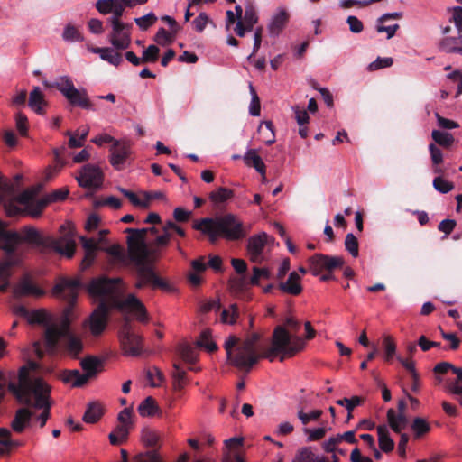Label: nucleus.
Masks as SVG:
<instances>
[{
	"instance_id": "1",
	"label": "nucleus",
	"mask_w": 462,
	"mask_h": 462,
	"mask_svg": "<svg viewBox=\"0 0 462 462\" xmlns=\"http://www.w3.org/2000/svg\"><path fill=\"white\" fill-rule=\"evenodd\" d=\"M260 337L258 333H253L243 340L235 335H230L224 344L226 362L240 371L248 373L261 358L273 361L280 355L279 359L282 362L305 347V341L301 337H292L282 326H277L273 329L271 346L262 354L258 347Z\"/></svg>"
},
{
	"instance_id": "2",
	"label": "nucleus",
	"mask_w": 462,
	"mask_h": 462,
	"mask_svg": "<svg viewBox=\"0 0 462 462\" xmlns=\"http://www.w3.org/2000/svg\"><path fill=\"white\" fill-rule=\"evenodd\" d=\"M121 280L100 276L92 279L88 285V292L98 301V305L89 318V328L93 336H99L106 329L109 312L112 309L129 311L140 322L148 321L144 304L134 294L125 300L121 298Z\"/></svg>"
},
{
	"instance_id": "3",
	"label": "nucleus",
	"mask_w": 462,
	"mask_h": 462,
	"mask_svg": "<svg viewBox=\"0 0 462 462\" xmlns=\"http://www.w3.org/2000/svg\"><path fill=\"white\" fill-rule=\"evenodd\" d=\"M128 255L131 262L136 267L137 281L135 287L142 289L144 286H151L152 289H161L165 291H171L172 286L161 278L151 266L152 263L159 261L163 251L158 254H152L156 245L158 229L154 226L147 228H126Z\"/></svg>"
},
{
	"instance_id": "4",
	"label": "nucleus",
	"mask_w": 462,
	"mask_h": 462,
	"mask_svg": "<svg viewBox=\"0 0 462 462\" xmlns=\"http://www.w3.org/2000/svg\"><path fill=\"white\" fill-rule=\"evenodd\" d=\"M29 365L30 368L22 366L19 369L18 382L9 383L8 389L21 404L43 410L38 417L42 428L51 416V386L40 377L32 378L30 369H34L36 364L30 362Z\"/></svg>"
},
{
	"instance_id": "5",
	"label": "nucleus",
	"mask_w": 462,
	"mask_h": 462,
	"mask_svg": "<svg viewBox=\"0 0 462 462\" xmlns=\"http://www.w3.org/2000/svg\"><path fill=\"white\" fill-rule=\"evenodd\" d=\"M80 288L79 279L67 277L60 278L53 288V293L66 300L68 306L64 309L60 324L47 326L44 331L45 346L50 352L57 349L60 337L74 335L70 328L71 316Z\"/></svg>"
},
{
	"instance_id": "6",
	"label": "nucleus",
	"mask_w": 462,
	"mask_h": 462,
	"mask_svg": "<svg viewBox=\"0 0 462 462\" xmlns=\"http://www.w3.org/2000/svg\"><path fill=\"white\" fill-rule=\"evenodd\" d=\"M0 237L3 240H14L16 243H28L40 247L41 253H46L47 250H52L68 258H71L76 250V242L74 240V232L72 228L59 238L42 236L36 228L32 226H24L21 234L16 231L6 230L5 224L0 219Z\"/></svg>"
},
{
	"instance_id": "7",
	"label": "nucleus",
	"mask_w": 462,
	"mask_h": 462,
	"mask_svg": "<svg viewBox=\"0 0 462 462\" xmlns=\"http://www.w3.org/2000/svg\"><path fill=\"white\" fill-rule=\"evenodd\" d=\"M192 227L208 236L209 242L212 244L216 243L220 236L229 241H237L244 238L247 234L243 222L231 213L195 220Z\"/></svg>"
},
{
	"instance_id": "8",
	"label": "nucleus",
	"mask_w": 462,
	"mask_h": 462,
	"mask_svg": "<svg viewBox=\"0 0 462 462\" xmlns=\"http://www.w3.org/2000/svg\"><path fill=\"white\" fill-rule=\"evenodd\" d=\"M43 84L48 88L59 90L72 106L86 110H96L94 104L88 98L87 91L76 88L69 76H61L53 82L44 81Z\"/></svg>"
},
{
	"instance_id": "9",
	"label": "nucleus",
	"mask_w": 462,
	"mask_h": 462,
	"mask_svg": "<svg viewBox=\"0 0 462 462\" xmlns=\"http://www.w3.org/2000/svg\"><path fill=\"white\" fill-rule=\"evenodd\" d=\"M12 187V198L9 199H0V203L4 204L5 209L9 215H15L20 213V208L16 204H20L25 207L27 213L32 217H38L40 215H34L36 206L38 203L37 195L40 191V187H32L25 189L20 195H16L15 188L13 183H10Z\"/></svg>"
},
{
	"instance_id": "10",
	"label": "nucleus",
	"mask_w": 462,
	"mask_h": 462,
	"mask_svg": "<svg viewBox=\"0 0 462 462\" xmlns=\"http://www.w3.org/2000/svg\"><path fill=\"white\" fill-rule=\"evenodd\" d=\"M160 435L151 429H143L142 431V441L150 449L140 452L133 457L132 462H163L159 453L161 448Z\"/></svg>"
},
{
	"instance_id": "11",
	"label": "nucleus",
	"mask_w": 462,
	"mask_h": 462,
	"mask_svg": "<svg viewBox=\"0 0 462 462\" xmlns=\"http://www.w3.org/2000/svg\"><path fill=\"white\" fill-rule=\"evenodd\" d=\"M310 271L312 275L319 276L323 272H335L342 269L345 259L342 256L315 254L308 260Z\"/></svg>"
},
{
	"instance_id": "12",
	"label": "nucleus",
	"mask_w": 462,
	"mask_h": 462,
	"mask_svg": "<svg viewBox=\"0 0 462 462\" xmlns=\"http://www.w3.org/2000/svg\"><path fill=\"white\" fill-rule=\"evenodd\" d=\"M119 337L125 355L137 356L141 354L143 338L132 330L128 321H125L122 326Z\"/></svg>"
},
{
	"instance_id": "13",
	"label": "nucleus",
	"mask_w": 462,
	"mask_h": 462,
	"mask_svg": "<svg viewBox=\"0 0 462 462\" xmlns=\"http://www.w3.org/2000/svg\"><path fill=\"white\" fill-rule=\"evenodd\" d=\"M111 25V32L108 35L109 42L116 50H125L131 44L132 23H114Z\"/></svg>"
},
{
	"instance_id": "14",
	"label": "nucleus",
	"mask_w": 462,
	"mask_h": 462,
	"mask_svg": "<svg viewBox=\"0 0 462 462\" xmlns=\"http://www.w3.org/2000/svg\"><path fill=\"white\" fill-rule=\"evenodd\" d=\"M76 179L80 187L96 189L102 185L103 173L97 166L86 164L82 167L79 175Z\"/></svg>"
},
{
	"instance_id": "15",
	"label": "nucleus",
	"mask_w": 462,
	"mask_h": 462,
	"mask_svg": "<svg viewBox=\"0 0 462 462\" xmlns=\"http://www.w3.org/2000/svg\"><path fill=\"white\" fill-rule=\"evenodd\" d=\"M270 236L265 233H260L249 237L246 250L251 262L261 263L263 262V253Z\"/></svg>"
},
{
	"instance_id": "16",
	"label": "nucleus",
	"mask_w": 462,
	"mask_h": 462,
	"mask_svg": "<svg viewBox=\"0 0 462 462\" xmlns=\"http://www.w3.org/2000/svg\"><path fill=\"white\" fill-rule=\"evenodd\" d=\"M83 350V343L82 340L74 335L66 336L60 337L59 340V345L57 346V349L53 352H60L61 354L67 355L72 358H79V356Z\"/></svg>"
},
{
	"instance_id": "17",
	"label": "nucleus",
	"mask_w": 462,
	"mask_h": 462,
	"mask_svg": "<svg viewBox=\"0 0 462 462\" xmlns=\"http://www.w3.org/2000/svg\"><path fill=\"white\" fill-rule=\"evenodd\" d=\"M110 152V163L116 170L121 171L130 155V146L125 143H121L118 141H115Z\"/></svg>"
},
{
	"instance_id": "18",
	"label": "nucleus",
	"mask_w": 462,
	"mask_h": 462,
	"mask_svg": "<svg viewBox=\"0 0 462 462\" xmlns=\"http://www.w3.org/2000/svg\"><path fill=\"white\" fill-rule=\"evenodd\" d=\"M277 288L282 293L298 296L303 291L301 277L297 272L293 271L289 274L286 281L281 280L279 282Z\"/></svg>"
},
{
	"instance_id": "19",
	"label": "nucleus",
	"mask_w": 462,
	"mask_h": 462,
	"mask_svg": "<svg viewBox=\"0 0 462 462\" xmlns=\"http://www.w3.org/2000/svg\"><path fill=\"white\" fill-rule=\"evenodd\" d=\"M43 294V290L34 284L28 276L22 278L14 289V295L15 298L30 295L40 297Z\"/></svg>"
},
{
	"instance_id": "20",
	"label": "nucleus",
	"mask_w": 462,
	"mask_h": 462,
	"mask_svg": "<svg viewBox=\"0 0 462 462\" xmlns=\"http://www.w3.org/2000/svg\"><path fill=\"white\" fill-rule=\"evenodd\" d=\"M69 195V189L67 188H61L59 189L53 190L51 193L46 195L45 197L40 199L38 200L36 210H34V215H41L42 210L52 202L62 201Z\"/></svg>"
},
{
	"instance_id": "21",
	"label": "nucleus",
	"mask_w": 462,
	"mask_h": 462,
	"mask_svg": "<svg viewBox=\"0 0 462 462\" xmlns=\"http://www.w3.org/2000/svg\"><path fill=\"white\" fill-rule=\"evenodd\" d=\"M177 224L173 222L172 220H168L162 226V233L160 234V236H156V247L152 250V254H158L161 251H165V249L168 247L171 234V230H175L177 227Z\"/></svg>"
},
{
	"instance_id": "22",
	"label": "nucleus",
	"mask_w": 462,
	"mask_h": 462,
	"mask_svg": "<svg viewBox=\"0 0 462 462\" xmlns=\"http://www.w3.org/2000/svg\"><path fill=\"white\" fill-rule=\"evenodd\" d=\"M84 375L88 376V381L95 377L103 368V360L95 356H88L80 361Z\"/></svg>"
},
{
	"instance_id": "23",
	"label": "nucleus",
	"mask_w": 462,
	"mask_h": 462,
	"mask_svg": "<svg viewBox=\"0 0 462 462\" xmlns=\"http://www.w3.org/2000/svg\"><path fill=\"white\" fill-rule=\"evenodd\" d=\"M33 413L28 408H20L16 411L11 422L12 430L16 433H22L29 425Z\"/></svg>"
},
{
	"instance_id": "24",
	"label": "nucleus",
	"mask_w": 462,
	"mask_h": 462,
	"mask_svg": "<svg viewBox=\"0 0 462 462\" xmlns=\"http://www.w3.org/2000/svg\"><path fill=\"white\" fill-rule=\"evenodd\" d=\"M289 17L288 12L284 9L274 14L268 25L269 33L272 36H278L289 22Z\"/></svg>"
},
{
	"instance_id": "25",
	"label": "nucleus",
	"mask_w": 462,
	"mask_h": 462,
	"mask_svg": "<svg viewBox=\"0 0 462 462\" xmlns=\"http://www.w3.org/2000/svg\"><path fill=\"white\" fill-rule=\"evenodd\" d=\"M48 103L39 87H35L29 95L28 106L38 115L45 114V106Z\"/></svg>"
},
{
	"instance_id": "26",
	"label": "nucleus",
	"mask_w": 462,
	"mask_h": 462,
	"mask_svg": "<svg viewBox=\"0 0 462 462\" xmlns=\"http://www.w3.org/2000/svg\"><path fill=\"white\" fill-rule=\"evenodd\" d=\"M12 433L6 428H0V457L9 455L12 448L23 445L21 441L13 440Z\"/></svg>"
},
{
	"instance_id": "27",
	"label": "nucleus",
	"mask_w": 462,
	"mask_h": 462,
	"mask_svg": "<svg viewBox=\"0 0 462 462\" xmlns=\"http://www.w3.org/2000/svg\"><path fill=\"white\" fill-rule=\"evenodd\" d=\"M378 435V444L380 449L384 453H390L394 449V441L390 437L389 430L386 425L382 424L376 427Z\"/></svg>"
},
{
	"instance_id": "28",
	"label": "nucleus",
	"mask_w": 462,
	"mask_h": 462,
	"mask_svg": "<svg viewBox=\"0 0 462 462\" xmlns=\"http://www.w3.org/2000/svg\"><path fill=\"white\" fill-rule=\"evenodd\" d=\"M65 383H71L73 387H81L88 383V376L79 370H63L60 375Z\"/></svg>"
},
{
	"instance_id": "29",
	"label": "nucleus",
	"mask_w": 462,
	"mask_h": 462,
	"mask_svg": "<svg viewBox=\"0 0 462 462\" xmlns=\"http://www.w3.org/2000/svg\"><path fill=\"white\" fill-rule=\"evenodd\" d=\"M387 421L390 428L398 434L407 426L408 420L405 413L396 414L393 409H389L387 411Z\"/></svg>"
},
{
	"instance_id": "30",
	"label": "nucleus",
	"mask_w": 462,
	"mask_h": 462,
	"mask_svg": "<svg viewBox=\"0 0 462 462\" xmlns=\"http://www.w3.org/2000/svg\"><path fill=\"white\" fill-rule=\"evenodd\" d=\"M243 160L245 165L253 167L258 171L263 178L265 173V164L263 163L261 157L257 154L256 150L249 149L243 156Z\"/></svg>"
},
{
	"instance_id": "31",
	"label": "nucleus",
	"mask_w": 462,
	"mask_h": 462,
	"mask_svg": "<svg viewBox=\"0 0 462 462\" xmlns=\"http://www.w3.org/2000/svg\"><path fill=\"white\" fill-rule=\"evenodd\" d=\"M231 264L237 273L243 275L242 277L233 281V286L236 289L242 290L247 285V280L245 275L247 271V263L243 259L233 258L231 260Z\"/></svg>"
},
{
	"instance_id": "32",
	"label": "nucleus",
	"mask_w": 462,
	"mask_h": 462,
	"mask_svg": "<svg viewBox=\"0 0 462 462\" xmlns=\"http://www.w3.org/2000/svg\"><path fill=\"white\" fill-rule=\"evenodd\" d=\"M95 53H98L100 58L112 65L118 66L122 63L123 58L121 53L116 51L114 48H95L93 49Z\"/></svg>"
},
{
	"instance_id": "33",
	"label": "nucleus",
	"mask_w": 462,
	"mask_h": 462,
	"mask_svg": "<svg viewBox=\"0 0 462 462\" xmlns=\"http://www.w3.org/2000/svg\"><path fill=\"white\" fill-rule=\"evenodd\" d=\"M138 412L142 417H152L160 411L156 401L152 396L146 397L138 406Z\"/></svg>"
},
{
	"instance_id": "34",
	"label": "nucleus",
	"mask_w": 462,
	"mask_h": 462,
	"mask_svg": "<svg viewBox=\"0 0 462 462\" xmlns=\"http://www.w3.org/2000/svg\"><path fill=\"white\" fill-rule=\"evenodd\" d=\"M103 415V408L98 402H91L84 413L83 420L86 423H96Z\"/></svg>"
},
{
	"instance_id": "35",
	"label": "nucleus",
	"mask_w": 462,
	"mask_h": 462,
	"mask_svg": "<svg viewBox=\"0 0 462 462\" xmlns=\"http://www.w3.org/2000/svg\"><path fill=\"white\" fill-rule=\"evenodd\" d=\"M129 428L126 425H117L109 434V441L112 445L117 446L125 442L128 439Z\"/></svg>"
},
{
	"instance_id": "36",
	"label": "nucleus",
	"mask_w": 462,
	"mask_h": 462,
	"mask_svg": "<svg viewBox=\"0 0 462 462\" xmlns=\"http://www.w3.org/2000/svg\"><path fill=\"white\" fill-rule=\"evenodd\" d=\"M258 132L263 136V141L267 145L275 142L274 126L271 121H263L258 127Z\"/></svg>"
},
{
	"instance_id": "37",
	"label": "nucleus",
	"mask_w": 462,
	"mask_h": 462,
	"mask_svg": "<svg viewBox=\"0 0 462 462\" xmlns=\"http://www.w3.org/2000/svg\"><path fill=\"white\" fill-rule=\"evenodd\" d=\"M411 428L414 432L415 439L421 438L423 435L430 432V430L431 429L429 422L425 419L420 418V417L414 418V420L411 425Z\"/></svg>"
},
{
	"instance_id": "38",
	"label": "nucleus",
	"mask_w": 462,
	"mask_h": 462,
	"mask_svg": "<svg viewBox=\"0 0 462 462\" xmlns=\"http://www.w3.org/2000/svg\"><path fill=\"white\" fill-rule=\"evenodd\" d=\"M197 345L199 347L207 349L209 353H213L218 349L217 345L211 340V331L209 329H204L200 333Z\"/></svg>"
},
{
	"instance_id": "39",
	"label": "nucleus",
	"mask_w": 462,
	"mask_h": 462,
	"mask_svg": "<svg viewBox=\"0 0 462 462\" xmlns=\"http://www.w3.org/2000/svg\"><path fill=\"white\" fill-rule=\"evenodd\" d=\"M233 196V190L220 187L217 190L210 192L209 199L214 204L218 205L230 199Z\"/></svg>"
},
{
	"instance_id": "40",
	"label": "nucleus",
	"mask_w": 462,
	"mask_h": 462,
	"mask_svg": "<svg viewBox=\"0 0 462 462\" xmlns=\"http://www.w3.org/2000/svg\"><path fill=\"white\" fill-rule=\"evenodd\" d=\"M431 137L435 143L445 148H449L454 143V137L448 132H441L439 130H433Z\"/></svg>"
},
{
	"instance_id": "41",
	"label": "nucleus",
	"mask_w": 462,
	"mask_h": 462,
	"mask_svg": "<svg viewBox=\"0 0 462 462\" xmlns=\"http://www.w3.org/2000/svg\"><path fill=\"white\" fill-rule=\"evenodd\" d=\"M62 39L65 42H83L84 37L76 26L69 23L64 28Z\"/></svg>"
},
{
	"instance_id": "42",
	"label": "nucleus",
	"mask_w": 462,
	"mask_h": 462,
	"mask_svg": "<svg viewBox=\"0 0 462 462\" xmlns=\"http://www.w3.org/2000/svg\"><path fill=\"white\" fill-rule=\"evenodd\" d=\"M253 275L251 276L247 284L259 285L260 280H269L271 278V272L268 268H260L257 266L253 267Z\"/></svg>"
},
{
	"instance_id": "43",
	"label": "nucleus",
	"mask_w": 462,
	"mask_h": 462,
	"mask_svg": "<svg viewBox=\"0 0 462 462\" xmlns=\"http://www.w3.org/2000/svg\"><path fill=\"white\" fill-rule=\"evenodd\" d=\"M158 18L154 13L151 12L142 17L134 18V23L142 31L148 30L151 26H152Z\"/></svg>"
},
{
	"instance_id": "44",
	"label": "nucleus",
	"mask_w": 462,
	"mask_h": 462,
	"mask_svg": "<svg viewBox=\"0 0 462 462\" xmlns=\"http://www.w3.org/2000/svg\"><path fill=\"white\" fill-rule=\"evenodd\" d=\"M26 319L30 324L49 326L47 313L44 310H32Z\"/></svg>"
},
{
	"instance_id": "45",
	"label": "nucleus",
	"mask_w": 462,
	"mask_h": 462,
	"mask_svg": "<svg viewBox=\"0 0 462 462\" xmlns=\"http://www.w3.org/2000/svg\"><path fill=\"white\" fill-rule=\"evenodd\" d=\"M127 8L125 4L121 0H116L113 8H112V16L107 19L108 23H123L121 18L124 14V12Z\"/></svg>"
},
{
	"instance_id": "46",
	"label": "nucleus",
	"mask_w": 462,
	"mask_h": 462,
	"mask_svg": "<svg viewBox=\"0 0 462 462\" xmlns=\"http://www.w3.org/2000/svg\"><path fill=\"white\" fill-rule=\"evenodd\" d=\"M175 35L176 34H173L172 32H169L162 27L157 31L154 36V41L162 46H166L171 44L174 42Z\"/></svg>"
},
{
	"instance_id": "47",
	"label": "nucleus",
	"mask_w": 462,
	"mask_h": 462,
	"mask_svg": "<svg viewBox=\"0 0 462 462\" xmlns=\"http://www.w3.org/2000/svg\"><path fill=\"white\" fill-rule=\"evenodd\" d=\"M249 89L250 94L252 96V100L249 107V113L253 116H259L261 113V102L260 98L256 93L255 88L252 85V83L249 84Z\"/></svg>"
},
{
	"instance_id": "48",
	"label": "nucleus",
	"mask_w": 462,
	"mask_h": 462,
	"mask_svg": "<svg viewBox=\"0 0 462 462\" xmlns=\"http://www.w3.org/2000/svg\"><path fill=\"white\" fill-rule=\"evenodd\" d=\"M160 49L156 45H149L143 51L142 56L143 63H154L158 60Z\"/></svg>"
},
{
	"instance_id": "49",
	"label": "nucleus",
	"mask_w": 462,
	"mask_h": 462,
	"mask_svg": "<svg viewBox=\"0 0 462 462\" xmlns=\"http://www.w3.org/2000/svg\"><path fill=\"white\" fill-rule=\"evenodd\" d=\"M242 22L247 27V31L251 32L253 30L254 25L258 23V15L254 7L251 6L245 9Z\"/></svg>"
},
{
	"instance_id": "50",
	"label": "nucleus",
	"mask_w": 462,
	"mask_h": 462,
	"mask_svg": "<svg viewBox=\"0 0 462 462\" xmlns=\"http://www.w3.org/2000/svg\"><path fill=\"white\" fill-rule=\"evenodd\" d=\"M345 248L353 256L357 257L359 251V244L357 238L352 234L348 233L345 238Z\"/></svg>"
},
{
	"instance_id": "51",
	"label": "nucleus",
	"mask_w": 462,
	"mask_h": 462,
	"mask_svg": "<svg viewBox=\"0 0 462 462\" xmlns=\"http://www.w3.org/2000/svg\"><path fill=\"white\" fill-rule=\"evenodd\" d=\"M460 39L456 37H445L439 42L440 51L447 53H455Z\"/></svg>"
},
{
	"instance_id": "52",
	"label": "nucleus",
	"mask_w": 462,
	"mask_h": 462,
	"mask_svg": "<svg viewBox=\"0 0 462 462\" xmlns=\"http://www.w3.org/2000/svg\"><path fill=\"white\" fill-rule=\"evenodd\" d=\"M119 191L127 198L134 206L143 208H147L149 207V202L141 200L134 192L124 188H120Z\"/></svg>"
},
{
	"instance_id": "53",
	"label": "nucleus",
	"mask_w": 462,
	"mask_h": 462,
	"mask_svg": "<svg viewBox=\"0 0 462 462\" xmlns=\"http://www.w3.org/2000/svg\"><path fill=\"white\" fill-rule=\"evenodd\" d=\"M433 187L439 192L446 194L454 189V184L438 176L433 180Z\"/></svg>"
},
{
	"instance_id": "54",
	"label": "nucleus",
	"mask_w": 462,
	"mask_h": 462,
	"mask_svg": "<svg viewBox=\"0 0 462 462\" xmlns=\"http://www.w3.org/2000/svg\"><path fill=\"white\" fill-rule=\"evenodd\" d=\"M180 355L181 358L189 363L194 364L197 361V355L194 348L189 345H183L180 347Z\"/></svg>"
},
{
	"instance_id": "55",
	"label": "nucleus",
	"mask_w": 462,
	"mask_h": 462,
	"mask_svg": "<svg viewBox=\"0 0 462 462\" xmlns=\"http://www.w3.org/2000/svg\"><path fill=\"white\" fill-rule=\"evenodd\" d=\"M322 415L321 410H314L310 413H305L303 410L298 411V418L303 425H307L310 420H317Z\"/></svg>"
},
{
	"instance_id": "56",
	"label": "nucleus",
	"mask_w": 462,
	"mask_h": 462,
	"mask_svg": "<svg viewBox=\"0 0 462 462\" xmlns=\"http://www.w3.org/2000/svg\"><path fill=\"white\" fill-rule=\"evenodd\" d=\"M363 402V399L359 396H353L352 398H343L337 401V404L345 406L347 411H353L356 406L360 405Z\"/></svg>"
},
{
	"instance_id": "57",
	"label": "nucleus",
	"mask_w": 462,
	"mask_h": 462,
	"mask_svg": "<svg viewBox=\"0 0 462 462\" xmlns=\"http://www.w3.org/2000/svg\"><path fill=\"white\" fill-rule=\"evenodd\" d=\"M385 351V360L390 362L396 351V344L391 337H385L383 340Z\"/></svg>"
},
{
	"instance_id": "58",
	"label": "nucleus",
	"mask_w": 462,
	"mask_h": 462,
	"mask_svg": "<svg viewBox=\"0 0 462 462\" xmlns=\"http://www.w3.org/2000/svg\"><path fill=\"white\" fill-rule=\"evenodd\" d=\"M232 311L224 310L221 313V320L224 323L235 324L238 317V310L236 304L231 305Z\"/></svg>"
},
{
	"instance_id": "59",
	"label": "nucleus",
	"mask_w": 462,
	"mask_h": 462,
	"mask_svg": "<svg viewBox=\"0 0 462 462\" xmlns=\"http://www.w3.org/2000/svg\"><path fill=\"white\" fill-rule=\"evenodd\" d=\"M316 457L315 454L309 448H304L298 452L293 462H315Z\"/></svg>"
},
{
	"instance_id": "60",
	"label": "nucleus",
	"mask_w": 462,
	"mask_h": 462,
	"mask_svg": "<svg viewBox=\"0 0 462 462\" xmlns=\"http://www.w3.org/2000/svg\"><path fill=\"white\" fill-rule=\"evenodd\" d=\"M393 63L392 58H381L378 57L374 61L371 62L368 66L370 71H374L383 68L391 67Z\"/></svg>"
},
{
	"instance_id": "61",
	"label": "nucleus",
	"mask_w": 462,
	"mask_h": 462,
	"mask_svg": "<svg viewBox=\"0 0 462 462\" xmlns=\"http://www.w3.org/2000/svg\"><path fill=\"white\" fill-rule=\"evenodd\" d=\"M263 32V28L262 26L257 27L254 31L253 52L247 58L249 61H252L253 58L261 47Z\"/></svg>"
},
{
	"instance_id": "62",
	"label": "nucleus",
	"mask_w": 462,
	"mask_h": 462,
	"mask_svg": "<svg viewBox=\"0 0 462 462\" xmlns=\"http://www.w3.org/2000/svg\"><path fill=\"white\" fill-rule=\"evenodd\" d=\"M209 22V17L206 13H200L193 21L192 25L198 32H202Z\"/></svg>"
},
{
	"instance_id": "63",
	"label": "nucleus",
	"mask_w": 462,
	"mask_h": 462,
	"mask_svg": "<svg viewBox=\"0 0 462 462\" xmlns=\"http://www.w3.org/2000/svg\"><path fill=\"white\" fill-rule=\"evenodd\" d=\"M304 432L308 435L309 441H317L324 438L327 432V429L324 427L317 428L314 430L306 428Z\"/></svg>"
},
{
	"instance_id": "64",
	"label": "nucleus",
	"mask_w": 462,
	"mask_h": 462,
	"mask_svg": "<svg viewBox=\"0 0 462 462\" xmlns=\"http://www.w3.org/2000/svg\"><path fill=\"white\" fill-rule=\"evenodd\" d=\"M4 263L8 264V268L12 270L13 267L22 266L23 263V255L22 253L12 254V256H6L3 260Z\"/></svg>"
}]
</instances>
